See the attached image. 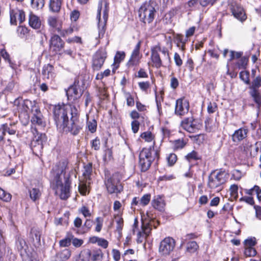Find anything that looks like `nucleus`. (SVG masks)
Listing matches in <instances>:
<instances>
[{
  "mask_svg": "<svg viewBox=\"0 0 261 261\" xmlns=\"http://www.w3.org/2000/svg\"><path fill=\"white\" fill-rule=\"evenodd\" d=\"M68 165L67 160L63 159L57 163L53 169V188L56 194L62 199H66L69 196L70 182L69 176L66 175V171L68 168Z\"/></svg>",
  "mask_w": 261,
  "mask_h": 261,
  "instance_id": "nucleus-1",
  "label": "nucleus"
},
{
  "mask_svg": "<svg viewBox=\"0 0 261 261\" xmlns=\"http://www.w3.org/2000/svg\"><path fill=\"white\" fill-rule=\"evenodd\" d=\"M156 5L155 2L149 1L144 3L139 9V17L144 23H150L154 18Z\"/></svg>",
  "mask_w": 261,
  "mask_h": 261,
  "instance_id": "nucleus-2",
  "label": "nucleus"
},
{
  "mask_svg": "<svg viewBox=\"0 0 261 261\" xmlns=\"http://www.w3.org/2000/svg\"><path fill=\"white\" fill-rule=\"evenodd\" d=\"M70 109L69 105H58L55 106L54 109V119L58 129L64 127L65 123H67L68 110Z\"/></svg>",
  "mask_w": 261,
  "mask_h": 261,
  "instance_id": "nucleus-3",
  "label": "nucleus"
},
{
  "mask_svg": "<svg viewBox=\"0 0 261 261\" xmlns=\"http://www.w3.org/2000/svg\"><path fill=\"white\" fill-rule=\"evenodd\" d=\"M23 107L26 112L31 111L33 113V116L31 119L33 124L39 125L42 124V115L34 101L32 102L29 99H25L24 100Z\"/></svg>",
  "mask_w": 261,
  "mask_h": 261,
  "instance_id": "nucleus-4",
  "label": "nucleus"
},
{
  "mask_svg": "<svg viewBox=\"0 0 261 261\" xmlns=\"http://www.w3.org/2000/svg\"><path fill=\"white\" fill-rule=\"evenodd\" d=\"M202 124L198 120L188 117L184 119L180 122V126L185 130L190 133L197 132L202 127Z\"/></svg>",
  "mask_w": 261,
  "mask_h": 261,
  "instance_id": "nucleus-5",
  "label": "nucleus"
},
{
  "mask_svg": "<svg viewBox=\"0 0 261 261\" xmlns=\"http://www.w3.org/2000/svg\"><path fill=\"white\" fill-rule=\"evenodd\" d=\"M175 245V240L171 237H166L160 244L159 252L162 255H168L173 250Z\"/></svg>",
  "mask_w": 261,
  "mask_h": 261,
  "instance_id": "nucleus-6",
  "label": "nucleus"
},
{
  "mask_svg": "<svg viewBox=\"0 0 261 261\" xmlns=\"http://www.w3.org/2000/svg\"><path fill=\"white\" fill-rule=\"evenodd\" d=\"M225 182L224 173L222 172H212L208 177V186L215 189Z\"/></svg>",
  "mask_w": 261,
  "mask_h": 261,
  "instance_id": "nucleus-7",
  "label": "nucleus"
},
{
  "mask_svg": "<svg viewBox=\"0 0 261 261\" xmlns=\"http://www.w3.org/2000/svg\"><path fill=\"white\" fill-rule=\"evenodd\" d=\"M105 184L107 190L110 194L117 193L122 190L120 180L117 175H113L106 181Z\"/></svg>",
  "mask_w": 261,
  "mask_h": 261,
  "instance_id": "nucleus-8",
  "label": "nucleus"
},
{
  "mask_svg": "<svg viewBox=\"0 0 261 261\" xmlns=\"http://www.w3.org/2000/svg\"><path fill=\"white\" fill-rule=\"evenodd\" d=\"M102 1L99 2L98 7V13L97 15V19L98 20V28L99 30V35L103 36L105 32V26L108 19V10L107 9V5L106 4V8L103 12L102 19L100 18V11L101 10Z\"/></svg>",
  "mask_w": 261,
  "mask_h": 261,
  "instance_id": "nucleus-9",
  "label": "nucleus"
},
{
  "mask_svg": "<svg viewBox=\"0 0 261 261\" xmlns=\"http://www.w3.org/2000/svg\"><path fill=\"white\" fill-rule=\"evenodd\" d=\"M106 58L107 51L105 49H100L97 51L93 57L92 67L94 70H99Z\"/></svg>",
  "mask_w": 261,
  "mask_h": 261,
  "instance_id": "nucleus-10",
  "label": "nucleus"
},
{
  "mask_svg": "<svg viewBox=\"0 0 261 261\" xmlns=\"http://www.w3.org/2000/svg\"><path fill=\"white\" fill-rule=\"evenodd\" d=\"M189 110V101L185 98H179L176 100L175 114L178 116H183L188 113Z\"/></svg>",
  "mask_w": 261,
  "mask_h": 261,
  "instance_id": "nucleus-11",
  "label": "nucleus"
},
{
  "mask_svg": "<svg viewBox=\"0 0 261 261\" xmlns=\"http://www.w3.org/2000/svg\"><path fill=\"white\" fill-rule=\"evenodd\" d=\"M141 44V42L139 41L135 45L131 54L130 58L127 63L129 66H137L139 65L140 59L142 56L140 51Z\"/></svg>",
  "mask_w": 261,
  "mask_h": 261,
  "instance_id": "nucleus-12",
  "label": "nucleus"
},
{
  "mask_svg": "<svg viewBox=\"0 0 261 261\" xmlns=\"http://www.w3.org/2000/svg\"><path fill=\"white\" fill-rule=\"evenodd\" d=\"M81 128L79 122L77 118H75L71 119L70 122L68 121L67 123H65V127H61L60 129L65 132H70L72 134L75 135L79 133Z\"/></svg>",
  "mask_w": 261,
  "mask_h": 261,
  "instance_id": "nucleus-13",
  "label": "nucleus"
},
{
  "mask_svg": "<svg viewBox=\"0 0 261 261\" xmlns=\"http://www.w3.org/2000/svg\"><path fill=\"white\" fill-rule=\"evenodd\" d=\"M46 140V136L44 134H38L35 136L31 143L33 151L36 153L41 152L43 148V144Z\"/></svg>",
  "mask_w": 261,
  "mask_h": 261,
  "instance_id": "nucleus-14",
  "label": "nucleus"
},
{
  "mask_svg": "<svg viewBox=\"0 0 261 261\" xmlns=\"http://www.w3.org/2000/svg\"><path fill=\"white\" fill-rule=\"evenodd\" d=\"M231 11L234 17L241 21L246 19L247 16L244 10L240 4L236 3H233L231 5Z\"/></svg>",
  "mask_w": 261,
  "mask_h": 261,
  "instance_id": "nucleus-15",
  "label": "nucleus"
},
{
  "mask_svg": "<svg viewBox=\"0 0 261 261\" xmlns=\"http://www.w3.org/2000/svg\"><path fill=\"white\" fill-rule=\"evenodd\" d=\"M25 20L24 12L21 10L14 9L10 12V22L12 24L16 25L17 22L21 23Z\"/></svg>",
  "mask_w": 261,
  "mask_h": 261,
  "instance_id": "nucleus-16",
  "label": "nucleus"
},
{
  "mask_svg": "<svg viewBox=\"0 0 261 261\" xmlns=\"http://www.w3.org/2000/svg\"><path fill=\"white\" fill-rule=\"evenodd\" d=\"M64 47V42L61 38L55 35L50 40V49L55 53L60 51Z\"/></svg>",
  "mask_w": 261,
  "mask_h": 261,
  "instance_id": "nucleus-17",
  "label": "nucleus"
},
{
  "mask_svg": "<svg viewBox=\"0 0 261 261\" xmlns=\"http://www.w3.org/2000/svg\"><path fill=\"white\" fill-rule=\"evenodd\" d=\"M66 94L68 98L77 99L81 96L82 92L81 89L80 88L79 83L75 82L66 91Z\"/></svg>",
  "mask_w": 261,
  "mask_h": 261,
  "instance_id": "nucleus-18",
  "label": "nucleus"
},
{
  "mask_svg": "<svg viewBox=\"0 0 261 261\" xmlns=\"http://www.w3.org/2000/svg\"><path fill=\"white\" fill-rule=\"evenodd\" d=\"M160 50L159 44L153 46L151 49V59L152 66L158 68H160L162 65L161 59L159 55V52Z\"/></svg>",
  "mask_w": 261,
  "mask_h": 261,
  "instance_id": "nucleus-19",
  "label": "nucleus"
},
{
  "mask_svg": "<svg viewBox=\"0 0 261 261\" xmlns=\"http://www.w3.org/2000/svg\"><path fill=\"white\" fill-rule=\"evenodd\" d=\"M84 254L87 257H89L92 261H101L103 253L100 249L93 250H87L84 252Z\"/></svg>",
  "mask_w": 261,
  "mask_h": 261,
  "instance_id": "nucleus-20",
  "label": "nucleus"
},
{
  "mask_svg": "<svg viewBox=\"0 0 261 261\" xmlns=\"http://www.w3.org/2000/svg\"><path fill=\"white\" fill-rule=\"evenodd\" d=\"M42 74L45 79L51 80H54L56 77L54 67L50 64L44 66L42 70Z\"/></svg>",
  "mask_w": 261,
  "mask_h": 261,
  "instance_id": "nucleus-21",
  "label": "nucleus"
},
{
  "mask_svg": "<svg viewBox=\"0 0 261 261\" xmlns=\"http://www.w3.org/2000/svg\"><path fill=\"white\" fill-rule=\"evenodd\" d=\"M152 205L154 208L162 211L164 210L166 203L162 196L157 195L154 197L152 201Z\"/></svg>",
  "mask_w": 261,
  "mask_h": 261,
  "instance_id": "nucleus-22",
  "label": "nucleus"
},
{
  "mask_svg": "<svg viewBox=\"0 0 261 261\" xmlns=\"http://www.w3.org/2000/svg\"><path fill=\"white\" fill-rule=\"evenodd\" d=\"M248 130L244 128H240L233 133L232 136V141L234 142H238L247 137Z\"/></svg>",
  "mask_w": 261,
  "mask_h": 261,
  "instance_id": "nucleus-23",
  "label": "nucleus"
},
{
  "mask_svg": "<svg viewBox=\"0 0 261 261\" xmlns=\"http://www.w3.org/2000/svg\"><path fill=\"white\" fill-rule=\"evenodd\" d=\"M29 25L34 29H39L41 26V21L39 17L34 14H30L29 20Z\"/></svg>",
  "mask_w": 261,
  "mask_h": 261,
  "instance_id": "nucleus-24",
  "label": "nucleus"
},
{
  "mask_svg": "<svg viewBox=\"0 0 261 261\" xmlns=\"http://www.w3.org/2000/svg\"><path fill=\"white\" fill-rule=\"evenodd\" d=\"M92 172V165L91 164H88L85 166L82 171V176L81 180L90 181V176Z\"/></svg>",
  "mask_w": 261,
  "mask_h": 261,
  "instance_id": "nucleus-25",
  "label": "nucleus"
},
{
  "mask_svg": "<svg viewBox=\"0 0 261 261\" xmlns=\"http://www.w3.org/2000/svg\"><path fill=\"white\" fill-rule=\"evenodd\" d=\"M125 56V53L123 51H117L116 53L113 64L114 66L113 72H115V70L118 68L119 63L124 59Z\"/></svg>",
  "mask_w": 261,
  "mask_h": 261,
  "instance_id": "nucleus-26",
  "label": "nucleus"
},
{
  "mask_svg": "<svg viewBox=\"0 0 261 261\" xmlns=\"http://www.w3.org/2000/svg\"><path fill=\"white\" fill-rule=\"evenodd\" d=\"M70 255V251L67 249H65L56 254L55 260L56 261H65L69 258Z\"/></svg>",
  "mask_w": 261,
  "mask_h": 261,
  "instance_id": "nucleus-27",
  "label": "nucleus"
},
{
  "mask_svg": "<svg viewBox=\"0 0 261 261\" xmlns=\"http://www.w3.org/2000/svg\"><path fill=\"white\" fill-rule=\"evenodd\" d=\"M61 0H49V9L53 12H58L61 9Z\"/></svg>",
  "mask_w": 261,
  "mask_h": 261,
  "instance_id": "nucleus-28",
  "label": "nucleus"
},
{
  "mask_svg": "<svg viewBox=\"0 0 261 261\" xmlns=\"http://www.w3.org/2000/svg\"><path fill=\"white\" fill-rule=\"evenodd\" d=\"M152 160L139 156V165L142 171H146L150 166Z\"/></svg>",
  "mask_w": 261,
  "mask_h": 261,
  "instance_id": "nucleus-29",
  "label": "nucleus"
},
{
  "mask_svg": "<svg viewBox=\"0 0 261 261\" xmlns=\"http://www.w3.org/2000/svg\"><path fill=\"white\" fill-rule=\"evenodd\" d=\"M250 95L253 98L254 102L258 107L261 106V93L258 90H252L249 92Z\"/></svg>",
  "mask_w": 261,
  "mask_h": 261,
  "instance_id": "nucleus-30",
  "label": "nucleus"
},
{
  "mask_svg": "<svg viewBox=\"0 0 261 261\" xmlns=\"http://www.w3.org/2000/svg\"><path fill=\"white\" fill-rule=\"evenodd\" d=\"M114 222L116 223V230L119 233L121 232L123 227V219L121 215L117 214L114 216Z\"/></svg>",
  "mask_w": 261,
  "mask_h": 261,
  "instance_id": "nucleus-31",
  "label": "nucleus"
},
{
  "mask_svg": "<svg viewBox=\"0 0 261 261\" xmlns=\"http://www.w3.org/2000/svg\"><path fill=\"white\" fill-rule=\"evenodd\" d=\"M140 137L144 139L145 142L152 143V145L155 144L154 137L150 132H145L141 134Z\"/></svg>",
  "mask_w": 261,
  "mask_h": 261,
  "instance_id": "nucleus-32",
  "label": "nucleus"
},
{
  "mask_svg": "<svg viewBox=\"0 0 261 261\" xmlns=\"http://www.w3.org/2000/svg\"><path fill=\"white\" fill-rule=\"evenodd\" d=\"M90 184V181L80 179V182L79 186V190L80 193L83 195H86L88 191V186Z\"/></svg>",
  "mask_w": 261,
  "mask_h": 261,
  "instance_id": "nucleus-33",
  "label": "nucleus"
},
{
  "mask_svg": "<svg viewBox=\"0 0 261 261\" xmlns=\"http://www.w3.org/2000/svg\"><path fill=\"white\" fill-rule=\"evenodd\" d=\"M199 246L195 241H191L187 244V251L190 253H193L197 251Z\"/></svg>",
  "mask_w": 261,
  "mask_h": 261,
  "instance_id": "nucleus-34",
  "label": "nucleus"
},
{
  "mask_svg": "<svg viewBox=\"0 0 261 261\" xmlns=\"http://www.w3.org/2000/svg\"><path fill=\"white\" fill-rule=\"evenodd\" d=\"M93 224L95 225V231L99 232L102 228L103 224V218L101 217H98L96 218Z\"/></svg>",
  "mask_w": 261,
  "mask_h": 261,
  "instance_id": "nucleus-35",
  "label": "nucleus"
},
{
  "mask_svg": "<svg viewBox=\"0 0 261 261\" xmlns=\"http://www.w3.org/2000/svg\"><path fill=\"white\" fill-rule=\"evenodd\" d=\"M44 0H31V5L36 10L42 9L44 6Z\"/></svg>",
  "mask_w": 261,
  "mask_h": 261,
  "instance_id": "nucleus-36",
  "label": "nucleus"
},
{
  "mask_svg": "<svg viewBox=\"0 0 261 261\" xmlns=\"http://www.w3.org/2000/svg\"><path fill=\"white\" fill-rule=\"evenodd\" d=\"M230 197L232 199L236 200L238 197V187L233 184L230 186L229 188Z\"/></svg>",
  "mask_w": 261,
  "mask_h": 261,
  "instance_id": "nucleus-37",
  "label": "nucleus"
},
{
  "mask_svg": "<svg viewBox=\"0 0 261 261\" xmlns=\"http://www.w3.org/2000/svg\"><path fill=\"white\" fill-rule=\"evenodd\" d=\"M30 195L31 198L33 200L35 201L39 199L41 196V192L38 188H33L30 192Z\"/></svg>",
  "mask_w": 261,
  "mask_h": 261,
  "instance_id": "nucleus-38",
  "label": "nucleus"
},
{
  "mask_svg": "<svg viewBox=\"0 0 261 261\" xmlns=\"http://www.w3.org/2000/svg\"><path fill=\"white\" fill-rule=\"evenodd\" d=\"M140 157L147 158L153 160V157L151 155L150 148H143L140 153Z\"/></svg>",
  "mask_w": 261,
  "mask_h": 261,
  "instance_id": "nucleus-39",
  "label": "nucleus"
},
{
  "mask_svg": "<svg viewBox=\"0 0 261 261\" xmlns=\"http://www.w3.org/2000/svg\"><path fill=\"white\" fill-rule=\"evenodd\" d=\"M187 142L183 139L176 140L173 142V148L174 150H177L183 148L186 145Z\"/></svg>",
  "mask_w": 261,
  "mask_h": 261,
  "instance_id": "nucleus-40",
  "label": "nucleus"
},
{
  "mask_svg": "<svg viewBox=\"0 0 261 261\" xmlns=\"http://www.w3.org/2000/svg\"><path fill=\"white\" fill-rule=\"evenodd\" d=\"M0 132L3 134H6L7 132L10 135H14L16 133L15 130L11 129L7 124H3L0 128Z\"/></svg>",
  "mask_w": 261,
  "mask_h": 261,
  "instance_id": "nucleus-41",
  "label": "nucleus"
},
{
  "mask_svg": "<svg viewBox=\"0 0 261 261\" xmlns=\"http://www.w3.org/2000/svg\"><path fill=\"white\" fill-rule=\"evenodd\" d=\"M48 23L51 27L56 28L58 31H59L61 28V26H57V19L55 17H49L48 19Z\"/></svg>",
  "mask_w": 261,
  "mask_h": 261,
  "instance_id": "nucleus-42",
  "label": "nucleus"
},
{
  "mask_svg": "<svg viewBox=\"0 0 261 261\" xmlns=\"http://www.w3.org/2000/svg\"><path fill=\"white\" fill-rule=\"evenodd\" d=\"M32 239L34 241L39 242L40 241V232L36 229H32L31 231Z\"/></svg>",
  "mask_w": 261,
  "mask_h": 261,
  "instance_id": "nucleus-43",
  "label": "nucleus"
},
{
  "mask_svg": "<svg viewBox=\"0 0 261 261\" xmlns=\"http://www.w3.org/2000/svg\"><path fill=\"white\" fill-rule=\"evenodd\" d=\"M175 40L177 42V44L178 46H179V43L181 44V49L184 50V46L187 41L186 39H184V37L182 35L180 34L176 35L175 37Z\"/></svg>",
  "mask_w": 261,
  "mask_h": 261,
  "instance_id": "nucleus-44",
  "label": "nucleus"
},
{
  "mask_svg": "<svg viewBox=\"0 0 261 261\" xmlns=\"http://www.w3.org/2000/svg\"><path fill=\"white\" fill-rule=\"evenodd\" d=\"M261 86V79L260 77H256L253 81L251 86L250 87V90H258V88Z\"/></svg>",
  "mask_w": 261,
  "mask_h": 261,
  "instance_id": "nucleus-45",
  "label": "nucleus"
},
{
  "mask_svg": "<svg viewBox=\"0 0 261 261\" xmlns=\"http://www.w3.org/2000/svg\"><path fill=\"white\" fill-rule=\"evenodd\" d=\"M87 126L89 131L91 133H94L96 130L97 122L95 120L92 119L91 120L87 122Z\"/></svg>",
  "mask_w": 261,
  "mask_h": 261,
  "instance_id": "nucleus-46",
  "label": "nucleus"
},
{
  "mask_svg": "<svg viewBox=\"0 0 261 261\" xmlns=\"http://www.w3.org/2000/svg\"><path fill=\"white\" fill-rule=\"evenodd\" d=\"M0 199L5 201H9L11 199V195L9 193H7L5 191L0 188Z\"/></svg>",
  "mask_w": 261,
  "mask_h": 261,
  "instance_id": "nucleus-47",
  "label": "nucleus"
},
{
  "mask_svg": "<svg viewBox=\"0 0 261 261\" xmlns=\"http://www.w3.org/2000/svg\"><path fill=\"white\" fill-rule=\"evenodd\" d=\"M256 251L254 248H245L244 254L246 257L254 256Z\"/></svg>",
  "mask_w": 261,
  "mask_h": 261,
  "instance_id": "nucleus-48",
  "label": "nucleus"
},
{
  "mask_svg": "<svg viewBox=\"0 0 261 261\" xmlns=\"http://www.w3.org/2000/svg\"><path fill=\"white\" fill-rule=\"evenodd\" d=\"M70 106V109L68 110V113H70L72 116L71 119H74L76 118L78 114V110L74 106L69 105Z\"/></svg>",
  "mask_w": 261,
  "mask_h": 261,
  "instance_id": "nucleus-49",
  "label": "nucleus"
},
{
  "mask_svg": "<svg viewBox=\"0 0 261 261\" xmlns=\"http://www.w3.org/2000/svg\"><path fill=\"white\" fill-rule=\"evenodd\" d=\"M186 159L189 162L192 160H197L199 159L198 154L195 151H192L186 156Z\"/></svg>",
  "mask_w": 261,
  "mask_h": 261,
  "instance_id": "nucleus-50",
  "label": "nucleus"
},
{
  "mask_svg": "<svg viewBox=\"0 0 261 261\" xmlns=\"http://www.w3.org/2000/svg\"><path fill=\"white\" fill-rule=\"evenodd\" d=\"M218 0H199V4L203 7L213 6Z\"/></svg>",
  "mask_w": 261,
  "mask_h": 261,
  "instance_id": "nucleus-51",
  "label": "nucleus"
},
{
  "mask_svg": "<svg viewBox=\"0 0 261 261\" xmlns=\"http://www.w3.org/2000/svg\"><path fill=\"white\" fill-rule=\"evenodd\" d=\"M79 212L81 214H83V215L84 216V217L86 218L88 217H90L91 216V213L90 212V210L89 208L86 206H82L80 209Z\"/></svg>",
  "mask_w": 261,
  "mask_h": 261,
  "instance_id": "nucleus-52",
  "label": "nucleus"
},
{
  "mask_svg": "<svg viewBox=\"0 0 261 261\" xmlns=\"http://www.w3.org/2000/svg\"><path fill=\"white\" fill-rule=\"evenodd\" d=\"M71 242L74 247H80L83 245L84 241L82 239H79L71 236Z\"/></svg>",
  "mask_w": 261,
  "mask_h": 261,
  "instance_id": "nucleus-53",
  "label": "nucleus"
},
{
  "mask_svg": "<svg viewBox=\"0 0 261 261\" xmlns=\"http://www.w3.org/2000/svg\"><path fill=\"white\" fill-rule=\"evenodd\" d=\"M17 32L20 37H23L28 33V30L25 27L19 26L17 28Z\"/></svg>",
  "mask_w": 261,
  "mask_h": 261,
  "instance_id": "nucleus-54",
  "label": "nucleus"
},
{
  "mask_svg": "<svg viewBox=\"0 0 261 261\" xmlns=\"http://www.w3.org/2000/svg\"><path fill=\"white\" fill-rule=\"evenodd\" d=\"M138 86L140 89L143 91H146L150 87V84L149 82H142L138 83Z\"/></svg>",
  "mask_w": 261,
  "mask_h": 261,
  "instance_id": "nucleus-55",
  "label": "nucleus"
},
{
  "mask_svg": "<svg viewBox=\"0 0 261 261\" xmlns=\"http://www.w3.org/2000/svg\"><path fill=\"white\" fill-rule=\"evenodd\" d=\"M168 164L170 166L174 165L177 161L176 155L174 153H170L167 158Z\"/></svg>",
  "mask_w": 261,
  "mask_h": 261,
  "instance_id": "nucleus-56",
  "label": "nucleus"
},
{
  "mask_svg": "<svg viewBox=\"0 0 261 261\" xmlns=\"http://www.w3.org/2000/svg\"><path fill=\"white\" fill-rule=\"evenodd\" d=\"M150 200V195L149 194L144 195L140 199V204L142 205H146L148 204Z\"/></svg>",
  "mask_w": 261,
  "mask_h": 261,
  "instance_id": "nucleus-57",
  "label": "nucleus"
},
{
  "mask_svg": "<svg viewBox=\"0 0 261 261\" xmlns=\"http://www.w3.org/2000/svg\"><path fill=\"white\" fill-rule=\"evenodd\" d=\"M125 98L126 100V104L129 107H132L134 105V99L133 96L129 93L125 94Z\"/></svg>",
  "mask_w": 261,
  "mask_h": 261,
  "instance_id": "nucleus-58",
  "label": "nucleus"
},
{
  "mask_svg": "<svg viewBox=\"0 0 261 261\" xmlns=\"http://www.w3.org/2000/svg\"><path fill=\"white\" fill-rule=\"evenodd\" d=\"M240 78L246 84L249 83V73L246 71H242L240 73Z\"/></svg>",
  "mask_w": 261,
  "mask_h": 261,
  "instance_id": "nucleus-59",
  "label": "nucleus"
},
{
  "mask_svg": "<svg viewBox=\"0 0 261 261\" xmlns=\"http://www.w3.org/2000/svg\"><path fill=\"white\" fill-rule=\"evenodd\" d=\"M71 242V236L70 237L65 238L60 241V245L62 247H67L70 245Z\"/></svg>",
  "mask_w": 261,
  "mask_h": 261,
  "instance_id": "nucleus-60",
  "label": "nucleus"
},
{
  "mask_svg": "<svg viewBox=\"0 0 261 261\" xmlns=\"http://www.w3.org/2000/svg\"><path fill=\"white\" fill-rule=\"evenodd\" d=\"M190 138L197 143L199 144L204 140V136L202 134H199L196 136H190Z\"/></svg>",
  "mask_w": 261,
  "mask_h": 261,
  "instance_id": "nucleus-61",
  "label": "nucleus"
},
{
  "mask_svg": "<svg viewBox=\"0 0 261 261\" xmlns=\"http://www.w3.org/2000/svg\"><path fill=\"white\" fill-rule=\"evenodd\" d=\"M243 53L241 52H236L234 51H230V61H232L234 59H238L241 57Z\"/></svg>",
  "mask_w": 261,
  "mask_h": 261,
  "instance_id": "nucleus-62",
  "label": "nucleus"
},
{
  "mask_svg": "<svg viewBox=\"0 0 261 261\" xmlns=\"http://www.w3.org/2000/svg\"><path fill=\"white\" fill-rule=\"evenodd\" d=\"M80 12L76 10H74L70 13V19L71 21H76L79 18Z\"/></svg>",
  "mask_w": 261,
  "mask_h": 261,
  "instance_id": "nucleus-63",
  "label": "nucleus"
},
{
  "mask_svg": "<svg viewBox=\"0 0 261 261\" xmlns=\"http://www.w3.org/2000/svg\"><path fill=\"white\" fill-rule=\"evenodd\" d=\"M242 177V173L238 170H234L232 173L231 178L234 180H239Z\"/></svg>",
  "mask_w": 261,
  "mask_h": 261,
  "instance_id": "nucleus-64",
  "label": "nucleus"
}]
</instances>
